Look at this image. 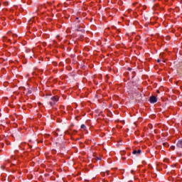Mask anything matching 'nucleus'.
I'll return each mask as SVG.
<instances>
[{
  "label": "nucleus",
  "instance_id": "nucleus-14",
  "mask_svg": "<svg viewBox=\"0 0 182 182\" xmlns=\"http://www.w3.org/2000/svg\"><path fill=\"white\" fill-rule=\"evenodd\" d=\"M65 134H69V132H68V131H66V132H65Z\"/></svg>",
  "mask_w": 182,
  "mask_h": 182
},
{
  "label": "nucleus",
  "instance_id": "nucleus-18",
  "mask_svg": "<svg viewBox=\"0 0 182 182\" xmlns=\"http://www.w3.org/2000/svg\"><path fill=\"white\" fill-rule=\"evenodd\" d=\"M14 36H16H16H16V34H14Z\"/></svg>",
  "mask_w": 182,
  "mask_h": 182
},
{
  "label": "nucleus",
  "instance_id": "nucleus-13",
  "mask_svg": "<svg viewBox=\"0 0 182 182\" xmlns=\"http://www.w3.org/2000/svg\"><path fill=\"white\" fill-rule=\"evenodd\" d=\"M28 93H29V95H31V93H32V91L31 90H28Z\"/></svg>",
  "mask_w": 182,
  "mask_h": 182
},
{
  "label": "nucleus",
  "instance_id": "nucleus-22",
  "mask_svg": "<svg viewBox=\"0 0 182 182\" xmlns=\"http://www.w3.org/2000/svg\"><path fill=\"white\" fill-rule=\"evenodd\" d=\"M60 136H63V134H60Z\"/></svg>",
  "mask_w": 182,
  "mask_h": 182
},
{
  "label": "nucleus",
  "instance_id": "nucleus-9",
  "mask_svg": "<svg viewBox=\"0 0 182 182\" xmlns=\"http://www.w3.org/2000/svg\"><path fill=\"white\" fill-rule=\"evenodd\" d=\"M81 129H86V125L82 124L81 125Z\"/></svg>",
  "mask_w": 182,
  "mask_h": 182
},
{
  "label": "nucleus",
  "instance_id": "nucleus-20",
  "mask_svg": "<svg viewBox=\"0 0 182 182\" xmlns=\"http://www.w3.org/2000/svg\"><path fill=\"white\" fill-rule=\"evenodd\" d=\"M57 132H60V129H57Z\"/></svg>",
  "mask_w": 182,
  "mask_h": 182
},
{
  "label": "nucleus",
  "instance_id": "nucleus-1",
  "mask_svg": "<svg viewBox=\"0 0 182 182\" xmlns=\"http://www.w3.org/2000/svg\"><path fill=\"white\" fill-rule=\"evenodd\" d=\"M149 102L152 104L157 103V97H156V96H151L149 98Z\"/></svg>",
  "mask_w": 182,
  "mask_h": 182
},
{
  "label": "nucleus",
  "instance_id": "nucleus-11",
  "mask_svg": "<svg viewBox=\"0 0 182 182\" xmlns=\"http://www.w3.org/2000/svg\"><path fill=\"white\" fill-rule=\"evenodd\" d=\"M164 146H168V143H164Z\"/></svg>",
  "mask_w": 182,
  "mask_h": 182
},
{
  "label": "nucleus",
  "instance_id": "nucleus-16",
  "mask_svg": "<svg viewBox=\"0 0 182 182\" xmlns=\"http://www.w3.org/2000/svg\"><path fill=\"white\" fill-rule=\"evenodd\" d=\"M106 173H107V175L109 176V171H107Z\"/></svg>",
  "mask_w": 182,
  "mask_h": 182
},
{
  "label": "nucleus",
  "instance_id": "nucleus-15",
  "mask_svg": "<svg viewBox=\"0 0 182 182\" xmlns=\"http://www.w3.org/2000/svg\"><path fill=\"white\" fill-rule=\"evenodd\" d=\"M131 173H132V174H133L134 173V171L132 170Z\"/></svg>",
  "mask_w": 182,
  "mask_h": 182
},
{
  "label": "nucleus",
  "instance_id": "nucleus-24",
  "mask_svg": "<svg viewBox=\"0 0 182 182\" xmlns=\"http://www.w3.org/2000/svg\"><path fill=\"white\" fill-rule=\"evenodd\" d=\"M58 134H56V135L58 136Z\"/></svg>",
  "mask_w": 182,
  "mask_h": 182
},
{
  "label": "nucleus",
  "instance_id": "nucleus-6",
  "mask_svg": "<svg viewBox=\"0 0 182 182\" xmlns=\"http://www.w3.org/2000/svg\"><path fill=\"white\" fill-rule=\"evenodd\" d=\"M140 153H141V149H139L138 151L134 150L132 151V154H140Z\"/></svg>",
  "mask_w": 182,
  "mask_h": 182
},
{
  "label": "nucleus",
  "instance_id": "nucleus-10",
  "mask_svg": "<svg viewBox=\"0 0 182 182\" xmlns=\"http://www.w3.org/2000/svg\"><path fill=\"white\" fill-rule=\"evenodd\" d=\"M170 149H171V150H174V149H176V146H171L170 147Z\"/></svg>",
  "mask_w": 182,
  "mask_h": 182
},
{
  "label": "nucleus",
  "instance_id": "nucleus-5",
  "mask_svg": "<svg viewBox=\"0 0 182 182\" xmlns=\"http://www.w3.org/2000/svg\"><path fill=\"white\" fill-rule=\"evenodd\" d=\"M80 23H76L75 25L72 26V28H73V29H77L78 28H80Z\"/></svg>",
  "mask_w": 182,
  "mask_h": 182
},
{
  "label": "nucleus",
  "instance_id": "nucleus-23",
  "mask_svg": "<svg viewBox=\"0 0 182 182\" xmlns=\"http://www.w3.org/2000/svg\"><path fill=\"white\" fill-rule=\"evenodd\" d=\"M102 174H104V175H105V173H102Z\"/></svg>",
  "mask_w": 182,
  "mask_h": 182
},
{
  "label": "nucleus",
  "instance_id": "nucleus-19",
  "mask_svg": "<svg viewBox=\"0 0 182 182\" xmlns=\"http://www.w3.org/2000/svg\"><path fill=\"white\" fill-rule=\"evenodd\" d=\"M129 70H132V68H129Z\"/></svg>",
  "mask_w": 182,
  "mask_h": 182
},
{
  "label": "nucleus",
  "instance_id": "nucleus-4",
  "mask_svg": "<svg viewBox=\"0 0 182 182\" xmlns=\"http://www.w3.org/2000/svg\"><path fill=\"white\" fill-rule=\"evenodd\" d=\"M51 100L53 101L55 103L59 100V97L58 96H54L51 97Z\"/></svg>",
  "mask_w": 182,
  "mask_h": 182
},
{
  "label": "nucleus",
  "instance_id": "nucleus-2",
  "mask_svg": "<svg viewBox=\"0 0 182 182\" xmlns=\"http://www.w3.org/2000/svg\"><path fill=\"white\" fill-rule=\"evenodd\" d=\"M80 22H82V21L80 20V18L79 17H77L74 21V23H73V26H75V25H76V23H80Z\"/></svg>",
  "mask_w": 182,
  "mask_h": 182
},
{
  "label": "nucleus",
  "instance_id": "nucleus-7",
  "mask_svg": "<svg viewBox=\"0 0 182 182\" xmlns=\"http://www.w3.org/2000/svg\"><path fill=\"white\" fill-rule=\"evenodd\" d=\"M75 31H77L78 32H85V29H83V28H80H80H76V29H75Z\"/></svg>",
  "mask_w": 182,
  "mask_h": 182
},
{
  "label": "nucleus",
  "instance_id": "nucleus-8",
  "mask_svg": "<svg viewBox=\"0 0 182 182\" xmlns=\"http://www.w3.org/2000/svg\"><path fill=\"white\" fill-rule=\"evenodd\" d=\"M55 105H56V102H54L53 101V102L52 101L50 102V106H55Z\"/></svg>",
  "mask_w": 182,
  "mask_h": 182
},
{
  "label": "nucleus",
  "instance_id": "nucleus-3",
  "mask_svg": "<svg viewBox=\"0 0 182 182\" xmlns=\"http://www.w3.org/2000/svg\"><path fill=\"white\" fill-rule=\"evenodd\" d=\"M177 147H178L179 149H182V139L178 141L177 144H176Z\"/></svg>",
  "mask_w": 182,
  "mask_h": 182
},
{
  "label": "nucleus",
  "instance_id": "nucleus-21",
  "mask_svg": "<svg viewBox=\"0 0 182 182\" xmlns=\"http://www.w3.org/2000/svg\"><path fill=\"white\" fill-rule=\"evenodd\" d=\"M75 133H77V131H75Z\"/></svg>",
  "mask_w": 182,
  "mask_h": 182
},
{
  "label": "nucleus",
  "instance_id": "nucleus-12",
  "mask_svg": "<svg viewBox=\"0 0 182 182\" xmlns=\"http://www.w3.org/2000/svg\"><path fill=\"white\" fill-rule=\"evenodd\" d=\"M157 62H158V63H160V62H161L160 59H158Z\"/></svg>",
  "mask_w": 182,
  "mask_h": 182
},
{
  "label": "nucleus",
  "instance_id": "nucleus-17",
  "mask_svg": "<svg viewBox=\"0 0 182 182\" xmlns=\"http://www.w3.org/2000/svg\"><path fill=\"white\" fill-rule=\"evenodd\" d=\"M97 160H102V159H101L100 158H99V157H97Z\"/></svg>",
  "mask_w": 182,
  "mask_h": 182
}]
</instances>
